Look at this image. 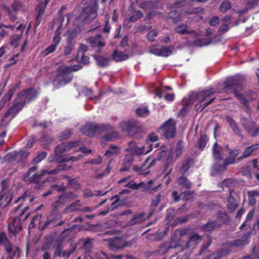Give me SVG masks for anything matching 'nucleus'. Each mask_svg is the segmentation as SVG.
Here are the masks:
<instances>
[{"mask_svg": "<svg viewBox=\"0 0 259 259\" xmlns=\"http://www.w3.org/2000/svg\"><path fill=\"white\" fill-rule=\"evenodd\" d=\"M71 149L74 151L79 150L85 154L91 152V150L82 146V142L80 141L62 143L56 148L54 155L49 157L50 162L57 161L60 163L58 169H54L51 171L43 170L40 174L37 175V167L33 166L29 169L27 174L23 176L22 178L23 180L37 183L41 177L46 174H56L58 170H67L69 169L71 167V165L69 162L70 161H76L80 158L73 156L69 157L68 158H63V153Z\"/></svg>", "mask_w": 259, "mask_h": 259, "instance_id": "obj_1", "label": "nucleus"}, {"mask_svg": "<svg viewBox=\"0 0 259 259\" xmlns=\"http://www.w3.org/2000/svg\"><path fill=\"white\" fill-rule=\"evenodd\" d=\"M38 92L35 89L23 91L20 93L15 100L14 105L5 114L4 120L9 122L22 109L24 104L34 99L38 95Z\"/></svg>", "mask_w": 259, "mask_h": 259, "instance_id": "obj_2", "label": "nucleus"}, {"mask_svg": "<svg viewBox=\"0 0 259 259\" xmlns=\"http://www.w3.org/2000/svg\"><path fill=\"white\" fill-rule=\"evenodd\" d=\"M80 132L84 135L90 137L94 136L96 133L104 134L102 138V142L112 141L118 138V134L112 130V127L108 124L96 125L88 123L83 126Z\"/></svg>", "mask_w": 259, "mask_h": 259, "instance_id": "obj_3", "label": "nucleus"}, {"mask_svg": "<svg viewBox=\"0 0 259 259\" xmlns=\"http://www.w3.org/2000/svg\"><path fill=\"white\" fill-rule=\"evenodd\" d=\"M70 18V15L67 14L63 17L60 16L54 20L53 25L57 27V30L53 38V43L44 50L43 52L44 56H47L55 51L56 47L60 41V34L61 33H64V35H67L69 33L67 27Z\"/></svg>", "mask_w": 259, "mask_h": 259, "instance_id": "obj_4", "label": "nucleus"}, {"mask_svg": "<svg viewBox=\"0 0 259 259\" xmlns=\"http://www.w3.org/2000/svg\"><path fill=\"white\" fill-rule=\"evenodd\" d=\"M81 68L80 65L73 66L61 65L57 71V74L53 81V84L56 88L63 87L69 83L72 79L71 72L73 71H78Z\"/></svg>", "mask_w": 259, "mask_h": 259, "instance_id": "obj_5", "label": "nucleus"}, {"mask_svg": "<svg viewBox=\"0 0 259 259\" xmlns=\"http://www.w3.org/2000/svg\"><path fill=\"white\" fill-rule=\"evenodd\" d=\"M82 3L84 7L76 21L89 23L97 16L98 4L96 0H84Z\"/></svg>", "mask_w": 259, "mask_h": 259, "instance_id": "obj_6", "label": "nucleus"}, {"mask_svg": "<svg viewBox=\"0 0 259 259\" xmlns=\"http://www.w3.org/2000/svg\"><path fill=\"white\" fill-rule=\"evenodd\" d=\"M158 137L155 134L152 133L148 135L146 144L144 146L138 147L135 146V143L133 142H131L129 145V148L126 150L131 151L133 154L141 155L148 154L152 150L151 147L153 146L152 142L157 140Z\"/></svg>", "mask_w": 259, "mask_h": 259, "instance_id": "obj_7", "label": "nucleus"}, {"mask_svg": "<svg viewBox=\"0 0 259 259\" xmlns=\"http://www.w3.org/2000/svg\"><path fill=\"white\" fill-rule=\"evenodd\" d=\"M213 93V91L211 90H204L198 93L194 96L195 100L192 101L195 104V110L201 111L211 104L214 100V98L209 99L210 96Z\"/></svg>", "mask_w": 259, "mask_h": 259, "instance_id": "obj_8", "label": "nucleus"}, {"mask_svg": "<svg viewBox=\"0 0 259 259\" xmlns=\"http://www.w3.org/2000/svg\"><path fill=\"white\" fill-rule=\"evenodd\" d=\"M225 88H229L234 91V94L236 97L243 103L246 102V100L243 97L242 95L237 93V90L241 88V85L239 82L237 77H230L227 79L225 82Z\"/></svg>", "mask_w": 259, "mask_h": 259, "instance_id": "obj_9", "label": "nucleus"}, {"mask_svg": "<svg viewBox=\"0 0 259 259\" xmlns=\"http://www.w3.org/2000/svg\"><path fill=\"white\" fill-rule=\"evenodd\" d=\"M160 131L166 138H172L176 134V123L175 120L171 118L168 120L160 127Z\"/></svg>", "mask_w": 259, "mask_h": 259, "instance_id": "obj_10", "label": "nucleus"}, {"mask_svg": "<svg viewBox=\"0 0 259 259\" xmlns=\"http://www.w3.org/2000/svg\"><path fill=\"white\" fill-rule=\"evenodd\" d=\"M4 9L7 11L8 16L12 21H15L16 20L18 13H22L25 11V8L17 0L13 1L12 5V10H10L7 7H5Z\"/></svg>", "mask_w": 259, "mask_h": 259, "instance_id": "obj_11", "label": "nucleus"}, {"mask_svg": "<svg viewBox=\"0 0 259 259\" xmlns=\"http://www.w3.org/2000/svg\"><path fill=\"white\" fill-rule=\"evenodd\" d=\"M235 162V158L231 156L226 159L222 162V164L215 163L212 169V175L217 176L226 170V166L228 164L234 163Z\"/></svg>", "mask_w": 259, "mask_h": 259, "instance_id": "obj_12", "label": "nucleus"}, {"mask_svg": "<svg viewBox=\"0 0 259 259\" xmlns=\"http://www.w3.org/2000/svg\"><path fill=\"white\" fill-rule=\"evenodd\" d=\"M241 121L245 130L252 136H255L259 132V127L255 124L250 117L242 118Z\"/></svg>", "mask_w": 259, "mask_h": 259, "instance_id": "obj_13", "label": "nucleus"}, {"mask_svg": "<svg viewBox=\"0 0 259 259\" xmlns=\"http://www.w3.org/2000/svg\"><path fill=\"white\" fill-rule=\"evenodd\" d=\"M153 180H150L147 183L141 182L139 184L134 181H130L125 183L124 186L132 189H139L140 188H143L144 190H152L155 188V187L153 186Z\"/></svg>", "mask_w": 259, "mask_h": 259, "instance_id": "obj_14", "label": "nucleus"}, {"mask_svg": "<svg viewBox=\"0 0 259 259\" xmlns=\"http://www.w3.org/2000/svg\"><path fill=\"white\" fill-rule=\"evenodd\" d=\"M139 126V123L136 120L123 121L120 124L121 129L128 134L136 132Z\"/></svg>", "mask_w": 259, "mask_h": 259, "instance_id": "obj_15", "label": "nucleus"}, {"mask_svg": "<svg viewBox=\"0 0 259 259\" xmlns=\"http://www.w3.org/2000/svg\"><path fill=\"white\" fill-rule=\"evenodd\" d=\"M172 48L167 47H152L150 52L155 55L167 57L172 53Z\"/></svg>", "mask_w": 259, "mask_h": 259, "instance_id": "obj_16", "label": "nucleus"}, {"mask_svg": "<svg viewBox=\"0 0 259 259\" xmlns=\"http://www.w3.org/2000/svg\"><path fill=\"white\" fill-rule=\"evenodd\" d=\"M7 182L4 181L2 182V191L1 195V200L2 201V203L5 205L8 204L11 201L13 196L12 192L11 191L8 190L6 187Z\"/></svg>", "mask_w": 259, "mask_h": 259, "instance_id": "obj_17", "label": "nucleus"}, {"mask_svg": "<svg viewBox=\"0 0 259 259\" xmlns=\"http://www.w3.org/2000/svg\"><path fill=\"white\" fill-rule=\"evenodd\" d=\"M238 196L234 191L230 190V196L228 199V204L227 205V209L229 212H232L238 207Z\"/></svg>", "mask_w": 259, "mask_h": 259, "instance_id": "obj_18", "label": "nucleus"}, {"mask_svg": "<svg viewBox=\"0 0 259 259\" xmlns=\"http://www.w3.org/2000/svg\"><path fill=\"white\" fill-rule=\"evenodd\" d=\"M28 154L29 152L26 150H22L19 152L14 151L6 155L5 159L9 161L13 160L20 161L26 157Z\"/></svg>", "mask_w": 259, "mask_h": 259, "instance_id": "obj_19", "label": "nucleus"}, {"mask_svg": "<svg viewBox=\"0 0 259 259\" xmlns=\"http://www.w3.org/2000/svg\"><path fill=\"white\" fill-rule=\"evenodd\" d=\"M34 199V197L29 192H26L22 196L19 197L15 201V202L20 203V204L16 207L15 212H16L21 207V203L27 204L32 202Z\"/></svg>", "mask_w": 259, "mask_h": 259, "instance_id": "obj_20", "label": "nucleus"}, {"mask_svg": "<svg viewBox=\"0 0 259 259\" xmlns=\"http://www.w3.org/2000/svg\"><path fill=\"white\" fill-rule=\"evenodd\" d=\"M175 30L176 31V32L182 34H189L195 38H196L199 35V33L194 30L189 31L188 29V26L184 24L180 25L176 27Z\"/></svg>", "mask_w": 259, "mask_h": 259, "instance_id": "obj_21", "label": "nucleus"}, {"mask_svg": "<svg viewBox=\"0 0 259 259\" xmlns=\"http://www.w3.org/2000/svg\"><path fill=\"white\" fill-rule=\"evenodd\" d=\"M9 229L14 234L22 230L21 219L19 217H16L13 220L12 223L9 225Z\"/></svg>", "mask_w": 259, "mask_h": 259, "instance_id": "obj_22", "label": "nucleus"}, {"mask_svg": "<svg viewBox=\"0 0 259 259\" xmlns=\"http://www.w3.org/2000/svg\"><path fill=\"white\" fill-rule=\"evenodd\" d=\"M223 149L218 147L217 143L215 142L212 148V154L216 161H219L223 158Z\"/></svg>", "mask_w": 259, "mask_h": 259, "instance_id": "obj_23", "label": "nucleus"}, {"mask_svg": "<svg viewBox=\"0 0 259 259\" xmlns=\"http://www.w3.org/2000/svg\"><path fill=\"white\" fill-rule=\"evenodd\" d=\"M89 42L93 47H102L105 45V42L102 39L100 34L91 37L89 39Z\"/></svg>", "mask_w": 259, "mask_h": 259, "instance_id": "obj_24", "label": "nucleus"}, {"mask_svg": "<svg viewBox=\"0 0 259 259\" xmlns=\"http://www.w3.org/2000/svg\"><path fill=\"white\" fill-rule=\"evenodd\" d=\"M249 237L250 234H247L242 236L241 238L235 240L233 243V245L236 247L245 245L249 243Z\"/></svg>", "mask_w": 259, "mask_h": 259, "instance_id": "obj_25", "label": "nucleus"}, {"mask_svg": "<svg viewBox=\"0 0 259 259\" xmlns=\"http://www.w3.org/2000/svg\"><path fill=\"white\" fill-rule=\"evenodd\" d=\"M129 56L127 55L124 54L122 52L118 51H114L112 55V58L116 62H120L127 60Z\"/></svg>", "mask_w": 259, "mask_h": 259, "instance_id": "obj_26", "label": "nucleus"}, {"mask_svg": "<svg viewBox=\"0 0 259 259\" xmlns=\"http://www.w3.org/2000/svg\"><path fill=\"white\" fill-rule=\"evenodd\" d=\"M200 239V237L196 234H194L190 238L189 240L188 241L187 244V248H194L199 242Z\"/></svg>", "mask_w": 259, "mask_h": 259, "instance_id": "obj_27", "label": "nucleus"}, {"mask_svg": "<svg viewBox=\"0 0 259 259\" xmlns=\"http://www.w3.org/2000/svg\"><path fill=\"white\" fill-rule=\"evenodd\" d=\"M110 201H113L111 202V206L108 208L107 211H103L100 212V214L105 215L109 210H112L114 209L118 205V196L113 197L110 200Z\"/></svg>", "mask_w": 259, "mask_h": 259, "instance_id": "obj_28", "label": "nucleus"}, {"mask_svg": "<svg viewBox=\"0 0 259 259\" xmlns=\"http://www.w3.org/2000/svg\"><path fill=\"white\" fill-rule=\"evenodd\" d=\"M49 1L50 0H45V4H41L36 8V10L38 12L37 16L36 18V22L38 23V24L39 23V22H38L39 17H41L44 14L46 6L49 2Z\"/></svg>", "mask_w": 259, "mask_h": 259, "instance_id": "obj_29", "label": "nucleus"}, {"mask_svg": "<svg viewBox=\"0 0 259 259\" xmlns=\"http://www.w3.org/2000/svg\"><path fill=\"white\" fill-rule=\"evenodd\" d=\"M259 148V145L258 144H255L254 145L249 146L246 148V149L244 151L243 153V156L242 157L245 158L249 157L251 155V154L253 153V152L257 149H258Z\"/></svg>", "mask_w": 259, "mask_h": 259, "instance_id": "obj_30", "label": "nucleus"}, {"mask_svg": "<svg viewBox=\"0 0 259 259\" xmlns=\"http://www.w3.org/2000/svg\"><path fill=\"white\" fill-rule=\"evenodd\" d=\"M119 148L116 146H112L110 149L107 150L105 154V156L107 158L113 157L117 155L119 153Z\"/></svg>", "mask_w": 259, "mask_h": 259, "instance_id": "obj_31", "label": "nucleus"}, {"mask_svg": "<svg viewBox=\"0 0 259 259\" xmlns=\"http://www.w3.org/2000/svg\"><path fill=\"white\" fill-rule=\"evenodd\" d=\"M172 153H173L172 149H171L170 151H167L162 150L160 152V156L158 157V159L160 160L164 154H168V157L167 159L166 164V165L168 166L173 161V158H172Z\"/></svg>", "mask_w": 259, "mask_h": 259, "instance_id": "obj_32", "label": "nucleus"}, {"mask_svg": "<svg viewBox=\"0 0 259 259\" xmlns=\"http://www.w3.org/2000/svg\"><path fill=\"white\" fill-rule=\"evenodd\" d=\"M6 249L11 257H14L17 252H19L18 247L12 246L10 244L6 246Z\"/></svg>", "mask_w": 259, "mask_h": 259, "instance_id": "obj_33", "label": "nucleus"}, {"mask_svg": "<svg viewBox=\"0 0 259 259\" xmlns=\"http://www.w3.org/2000/svg\"><path fill=\"white\" fill-rule=\"evenodd\" d=\"M13 95V91L12 90H10L3 98L0 102V108L2 109L5 105V104L10 100Z\"/></svg>", "mask_w": 259, "mask_h": 259, "instance_id": "obj_34", "label": "nucleus"}, {"mask_svg": "<svg viewBox=\"0 0 259 259\" xmlns=\"http://www.w3.org/2000/svg\"><path fill=\"white\" fill-rule=\"evenodd\" d=\"M227 120L235 133L237 135H239L240 134V130L238 127L235 121L230 117H228Z\"/></svg>", "mask_w": 259, "mask_h": 259, "instance_id": "obj_35", "label": "nucleus"}, {"mask_svg": "<svg viewBox=\"0 0 259 259\" xmlns=\"http://www.w3.org/2000/svg\"><path fill=\"white\" fill-rule=\"evenodd\" d=\"M227 120L235 133L237 135H239L240 134V130L238 127L235 121L230 117H228Z\"/></svg>", "mask_w": 259, "mask_h": 259, "instance_id": "obj_36", "label": "nucleus"}, {"mask_svg": "<svg viewBox=\"0 0 259 259\" xmlns=\"http://www.w3.org/2000/svg\"><path fill=\"white\" fill-rule=\"evenodd\" d=\"M208 141V138L205 135H202L200 137L197 143V146L200 149L202 150L206 145Z\"/></svg>", "mask_w": 259, "mask_h": 259, "instance_id": "obj_37", "label": "nucleus"}, {"mask_svg": "<svg viewBox=\"0 0 259 259\" xmlns=\"http://www.w3.org/2000/svg\"><path fill=\"white\" fill-rule=\"evenodd\" d=\"M144 220V213H141L135 215L134 218L131 220L130 224L132 225H133L137 223H141Z\"/></svg>", "mask_w": 259, "mask_h": 259, "instance_id": "obj_38", "label": "nucleus"}, {"mask_svg": "<svg viewBox=\"0 0 259 259\" xmlns=\"http://www.w3.org/2000/svg\"><path fill=\"white\" fill-rule=\"evenodd\" d=\"M95 59L96 60L98 65L101 67H104L108 65L109 61L107 58L101 56H94Z\"/></svg>", "mask_w": 259, "mask_h": 259, "instance_id": "obj_39", "label": "nucleus"}, {"mask_svg": "<svg viewBox=\"0 0 259 259\" xmlns=\"http://www.w3.org/2000/svg\"><path fill=\"white\" fill-rule=\"evenodd\" d=\"M178 184L180 186L186 188H189L191 187V183L185 177H182L178 179Z\"/></svg>", "mask_w": 259, "mask_h": 259, "instance_id": "obj_40", "label": "nucleus"}, {"mask_svg": "<svg viewBox=\"0 0 259 259\" xmlns=\"http://www.w3.org/2000/svg\"><path fill=\"white\" fill-rule=\"evenodd\" d=\"M230 20V17L229 16L225 17L223 19H222V26L220 28V31L223 32H226L228 29V24H230L229 21Z\"/></svg>", "mask_w": 259, "mask_h": 259, "instance_id": "obj_41", "label": "nucleus"}, {"mask_svg": "<svg viewBox=\"0 0 259 259\" xmlns=\"http://www.w3.org/2000/svg\"><path fill=\"white\" fill-rule=\"evenodd\" d=\"M220 226V224H217V223L214 222H209L205 225L202 227V229L204 231H211L214 229L216 227H219Z\"/></svg>", "mask_w": 259, "mask_h": 259, "instance_id": "obj_42", "label": "nucleus"}, {"mask_svg": "<svg viewBox=\"0 0 259 259\" xmlns=\"http://www.w3.org/2000/svg\"><path fill=\"white\" fill-rule=\"evenodd\" d=\"M136 113L139 116H147L149 114V110L145 107H139L137 109Z\"/></svg>", "mask_w": 259, "mask_h": 259, "instance_id": "obj_43", "label": "nucleus"}, {"mask_svg": "<svg viewBox=\"0 0 259 259\" xmlns=\"http://www.w3.org/2000/svg\"><path fill=\"white\" fill-rule=\"evenodd\" d=\"M234 181L232 180L229 179L223 182L222 187L224 190L225 188H228L229 191L230 192V190L233 191L231 189V188L234 185Z\"/></svg>", "mask_w": 259, "mask_h": 259, "instance_id": "obj_44", "label": "nucleus"}, {"mask_svg": "<svg viewBox=\"0 0 259 259\" xmlns=\"http://www.w3.org/2000/svg\"><path fill=\"white\" fill-rule=\"evenodd\" d=\"M254 214V209H252L251 210H250L247 217H246V220H245V221L242 224V225L241 226V228H243V227H244L245 226H247V225H248V223L251 220V219H252L253 215ZM249 225H250V224H249Z\"/></svg>", "mask_w": 259, "mask_h": 259, "instance_id": "obj_45", "label": "nucleus"}, {"mask_svg": "<svg viewBox=\"0 0 259 259\" xmlns=\"http://www.w3.org/2000/svg\"><path fill=\"white\" fill-rule=\"evenodd\" d=\"M71 135L70 130H66L63 131L60 135L59 139L60 140H64L68 139Z\"/></svg>", "mask_w": 259, "mask_h": 259, "instance_id": "obj_46", "label": "nucleus"}, {"mask_svg": "<svg viewBox=\"0 0 259 259\" xmlns=\"http://www.w3.org/2000/svg\"><path fill=\"white\" fill-rule=\"evenodd\" d=\"M76 59L79 62H81L84 64H88L90 62V59L89 57L85 56L83 54H81L79 57H78V55H77Z\"/></svg>", "mask_w": 259, "mask_h": 259, "instance_id": "obj_47", "label": "nucleus"}, {"mask_svg": "<svg viewBox=\"0 0 259 259\" xmlns=\"http://www.w3.org/2000/svg\"><path fill=\"white\" fill-rule=\"evenodd\" d=\"M40 142L44 145H47L52 143L53 139L49 135H46L41 138Z\"/></svg>", "mask_w": 259, "mask_h": 259, "instance_id": "obj_48", "label": "nucleus"}, {"mask_svg": "<svg viewBox=\"0 0 259 259\" xmlns=\"http://www.w3.org/2000/svg\"><path fill=\"white\" fill-rule=\"evenodd\" d=\"M142 17V13L140 12H134V14L131 16L129 18V21L135 22Z\"/></svg>", "mask_w": 259, "mask_h": 259, "instance_id": "obj_49", "label": "nucleus"}, {"mask_svg": "<svg viewBox=\"0 0 259 259\" xmlns=\"http://www.w3.org/2000/svg\"><path fill=\"white\" fill-rule=\"evenodd\" d=\"M231 8V4L228 1L223 2L220 6V10L222 12H226L229 10Z\"/></svg>", "mask_w": 259, "mask_h": 259, "instance_id": "obj_50", "label": "nucleus"}, {"mask_svg": "<svg viewBox=\"0 0 259 259\" xmlns=\"http://www.w3.org/2000/svg\"><path fill=\"white\" fill-rule=\"evenodd\" d=\"M20 38L21 36L20 35L13 36L11 38L10 42L11 45L14 48L17 47L19 44Z\"/></svg>", "mask_w": 259, "mask_h": 259, "instance_id": "obj_51", "label": "nucleus"}, {"mask_svg": "<svg viewBox=\"0 0 259 259\" xmlns=\"http://www.w3.org/2000/svg\"><path fill=\"white\" fill-rule=\"evenodd\" d=\"M47 156V153L46 152H41L38 155H37L34 159L33 162L34 163H37L40 162L42 159L45 158Z\"/></svg>", "mask_w": 259, "mask_h": 259, "instance_id": "obj_52", "label": "nucleus"}, {"mask_svg": "<svg viewBox=\"0 0 259 259\" xmlns=\"http://www.w3.org/2000/svg\"><path fill=\"white\" fill-rule=\"evenodd\" d=\"M40 218L41 215H36L35 217H34L31 222L29 224L28 228L30 229L32 228L34 226L35 223H36L37 222L39 223Z\"/></svg>", "mask_w": 259, "mask_h": 259, "instance_id": "obj_53", "label": "nucleus"}, {"mask_svg": "<svg viewBox=\"0 0 259 259\" xmlns=\"http://www.w3.org/2000/svg\"><path fill=\"white\" fill-rule=\"evenodd\" d=\"M75 250V247H72L69 250L62 251L60 255L63 257H68L71 254L73 253Z\"/></svg>", "mask_w": 259, "mask_h": 259, "instance_id": "obj_54", "label": "nucleus"}, {"mask_svg": "<svg viewBox=\"0 0 259 259\" xmlns=\"http://www.w3.org/2000/svg\"><path fill=\"white\" fill-rule=\"evenodd\" d=\"M195 43L197 46H203L209 44L210 43V40L208 38L202 40H198L196 41Z\"/></svg>", "mask_w": 259, "mask_h": 259, "instance_id": "obj_55", "label": "nucleus"}, {"mask_svg": "<svg viewBox=\"0 0 259 259\" xmlns=\"http://www.w3.org/2000/svg\"><path fill=\"white\" fill-rule=\"evenodd\" d=\"M80 206V202L79 201H76L71 204L70 206L68 208V209L70 210L71 211L77 210L79 209Z\"/></svg>", "mask_w": 259, "mask_h": 259, "instance_id": "obj_56", "label": "nucleus"}, {"mask_svg": "<svg viewBox=\"0 0 259 259\" xmlns=\"http://www.w3.org/2000/svg\"><path fill=\"white\" fill-rule=\"evenodd\" d=\"M67 41H68V45L65 48V51H64V54L66 55L70 54L73 49V45L71 43L69 42V39L67 40Z\"/></svg>", "mask_w": 259, "mask_h": 259, "instance_id": "obj_57", "label": "nucleus"}, {"mask_svg": "<svg viewBox=\"0 0 259 259\" xmlns=\"http://www.w3.org/2000/svg\"><path fill=\"white\" fill-rule=\"evenodd\" d=\"M88 50V47L86 45L81 44L78 48L77 55L78 57L81 55V54H84V53L86 52Z\"/></svg>", "mask_w": 259, "mask_h": 259, "instance_id": "obj_58", "label": "nucleus"}, {"mask_svg": "<svg viewBox=\"0 0 259 259\" xmlns=\"http://www.w3.org/2000/svg\"><path fill=\"white\" fill-rule=\"evenodd\" d=\"M125 159L127 160V161L125 164V168H121L120 169L121 171H125L128 169V167L130 166L132 161V158L130 156L126 155L125 157Z\"/></svg>", "mask_w": 259, "mask_h": 259, "instance_id": "obj_59", "label": "nucleus"}, {"mask_svg": "<svg viewBox=\"0 0 259 259\" xmlns=\"http://www.w3.org/2000/svg\"><path fill=\"white\" fill-rule=\"evenodd\" d=\"M157 36V32L153 30L149 32L147 35V38L150 41H153Z\"/></svg>", "mask_w": 259, "mask_h": 259, "instance_id": "obj_60", "label": "nucleus"}, {"mask_svg": "<svg viewBox=\"0 0 259 259\" xmlns=\"http://www.w3.org/2000/svg\"><path fill=\"white\" fill-rule=\"evenodd\" d=\"M10 28L13 29V27L11 25L5 26L2 24H0V36H4L7 34L6 31L4 29V28Z\"/></svg>", "mask_w": 259, "mask_h": 259, "instance_id": "obj_61", "label": "nucleus"}, {"mask_svg": "<svg viewBox=\"0 0 259 259\" xmlns=\"http://www.w3.org/2000/svg\"><path fill=\"white\" fill-rule=\"evenodd\" d=\"M113 259H135L133 256L129 255H118L113 256Z\"/></svg>", "mask_w": 259, "mask_h": 259, "instance_id": "obj_62", "label": "nucleus"}, {"mask_svg": "<svg viewBox=\"0 0 259 259\" xmlns=\"http://www.w3.org/2000/svg\"><path fill=\"white\" fill-rule=\"evenodd\" d=\"M35 137L34 136L31 137L27 141L26 147V148H31L34 142Z\"/></svg>", "mask_w": 259, "mask_h": 259, "instance_id": "obj_63", "label": "nucleus"}, {"mask_svg": "<svg viewBox=\"0 0 259 259\" xmlns=\"http://www.w3.org/2000/svg\"><path fill=\"white\" fill-rule=\"evenodd\" d=\"M219 19L217 16H214L210 20L209 24L211 26H214L219 23Z\"/></svg>", "mask_w": 259, "mask_h": 259, "instance_id": "obj_64", "label": "nucleus"}]
</instances>
